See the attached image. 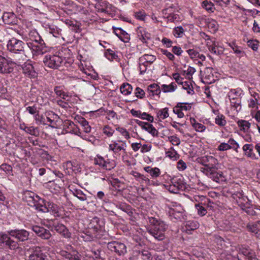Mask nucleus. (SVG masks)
Listing matches in <instances>:
<instances>
[{"mask_svg":"<svg viewBox=\"0 0 260 260\" xmlns=\"http://www.w3.org/2000/svg\"><path fill=\"white\" fill-rule=\"evenodd\" d=\"M54 90L57 95L62 97L63 99H64L65 96H68L66 93L63 91L62 87L60 86L55 87Z\"/></svg>","mask_w":260,"mask_h":260,"instance_id":"obj_55","label":"nucleus"},{"mask_svg":"<svg viewBox=\"0 0 260 260\" xmlns=\"http://www.w3.org/2000/svg\"><path fill=\"white\" fill-rule=\"evenodd\" d=\"M195 207L198 211V214L201 216H203L207 214V210L200 204H196Z\"/></svg>","mask_w":260,"mask_h":260,"instance_id":"obj_52","label":"nucleus"},{"mask_svg":"<svg viewBox=\"0 0 260 260\" xmlns=\"http://www.w3.org/2000/svg\"><path fill=\"white\" fill-rule=\"evenodd\" d=\"M126 142L124 141H112L109 144L108 149L109 151H112L113 154L117 157L120 156V152H122L123 154L126 153Z\"/></svg>","mask_w":260,"mask_h":260,"instance_id":"obj_9","label":"nucleus"},{"mask_svg":"<svg viewBox=\"0 0 260 260\" xmlns=\"http://www.w3.org/2000/svg\"><path fill=\"white\" fill-rule=\"evenodd\" d=\"M247 231L252 234L259 230L256 221L254 223H248L246 226Z\"/></svg>","mask_w":260,"mask_h":260,"instance_id":"obj_46","label":"nucleus"},{"mask_svg":"<svg viewBox=\"0 0 260 260\" xmlns=\"http://www.w3.org/2000/svg\"><path fill=\"white\" fill-rule=\"evenodd\" d=\"M115 34L124 43L128 42L130 40L129 35L121 28L113 27Z\"/></svg>","mask_w":260,"mask_h":260,"instance_id":"obj_22","label":"nucleus"},{"mask_svg":"<svg viewBox=\"0 0 260 260\" xmlns=\"http://www.w3.org/2000/svg\"><path fill=\"white\" fill-rule=\"evenodd\" d=\"M79 122L81 125L84 131L86 133H89L90 132L91 127L89 125L88 122L84 118L81 117L80 118Z\"/></svg>","mask_w":260,"mask_h":260,"instance_id":"obj_40","label":"nucleus"},{"mask_svg":"<svg viewBox=\"0 0 260 260\" xmlns=\"http://www.w3.org/2000/svg\"><path fill=\"white\" fill-rule=\"evenodd\" d=\"M20 129L25 131L27 134L37 137L39 135L38 128L33 126H27L25 123H21L19 125Z\"/></svg>","mask_w":260,"mask_h":260,"instance_id":"obj_25","label":"nucleus"},{"mask_svg":"<svg viewBox=\"0 0 260 260\" xmlns=\"http://www.w3.org/2000/svg\"><path fill=\"white\" fill-rule=\"evenodd\" d=\"M63 167L66 173L72 174L73 173H77L81 172V164L77 160L68 161L63 164Z\"/></svg>","mask_w":260,"mask_h":260,"instance_id":"obj_14","label":"nucleus"},{"mask_svg":"<svg viewBox=\"0 0 260 260\" xmlns=\"http://www.w3.org/2000/svg\"><path fill=\"white\" fill-rule=\"evenodd\" d=\"M111 184L110 189L117 191H122L126 187V185L120 180H109Z\"/></svg>","mask_w":260,"mask_h":260,"instance_id":"obj_23","label":"nucleus"},{"mask_svg":"<svg viewBox=\"0 0 260 260\" xmlns=\"http://www.w3.org/2000/svg\"><path fill=\"white\" fill-rule=\"evenodd\" d=\"M107 248L111 253L119 256H123L127 252V248L125 243L118 240H112L107 243Z\"/></svg>","mask_w":260,"mask_h":260,"instance_id":"obj_6","label":"nucleus"},{"mask_svg":"<svg viewBox=\"0 0 260 260\" xmlns=\"http://www.w3.org/2000/svg\"><path fill=\"white\" fill-rule=\"evenodd\" d=\"M166 155L167 156L170 157L171 159L173 160H176L178 159L179 157V155L174 150V149L173 147H171L170 150L166 152Z\"/></svg>","mask_w":260,"mask_h":260,"instance_id":"obj_43","label":"nucleus"},{"mask_svg":"<svg viewBox=\"0 0 260 260\" xmlns=\"http://www.w3.org/2000/svg\"><path fill=\"white\" fill-rule=\"evenodd\" d=\"M199 161L204 166L201 168V171L211 178L210 175L215 173L216 166L218 164L217 159L212 156L205 155L201 157Z\"/></svg>","mask_w":260,"mask_h":260,"instance_id":"obj_4","label":"nucleus"},{"mask_svg":"<svg viewBox=\"0 0 260 260\" xmlns=\"http://www.w3.org/2000/svg\"><path fill=\"white\" fill-rule=\"evenodd\" d=\"M25 43L22 41L12 38L7 43L8 50L13 53H21L24 52Z\"/></svg>","mask_w":260,"mask_h":260,"instance_id":"obj_8","label":"nucleus"},{"mask_svg":"<svg viewBox=\"0 0 260 260\" xmlns=\"http://www.w3.org/2000/svg\"><path fill=\"white\" fill-rule=\"evenodd\" d=\"M31 253L28 257L27 260H54L49 255L43 253L40 246H34L30 249Z\"/></svg>","mask_w":260,"mask_h":260,"instance_id":"obj_10","label":"nucleus"},{"mask_svg":"<svg viewBox=\"0 0 260 260\" xmlns=\"http://www.w3.org/2000/svg\"><path fill=\"white\" fill-rule=\"evenodd\" d=\"M173 112L174 113L177 115L179 118H183L184 116L183 112H182V111L181 110L178 104L173 108Z\"/></svg>","mask_w":260,"mask_h":260,"instance_id":"obj_59","label":"nucleus"},{"mask_svg":"<svg viewBox=\"0 0 260 260\" xmlns=\"http://www.w3.org/2000/svg\"><path fill=\"white\" fill-rule=\"evenodd\" d=\"M23 73L30 78H35L37 76V73L34 68L30 63H25L22 67Z\"/></svg>","mask_w":260,"mask_h":260,"instance_id":"obj_24","label":"nucleus"},{"mask_svg":"<svg viewBox=\"0 0 260 260\" xmlns=\"http://www.w3.org/2000/svg\"><path fill=\"white\" fill-rule=\"evenodd\" d=\"M237 124L240 130L244 132H247L250 126V123L248 121L244 120H239Z\"/></svg>","mask_w":260,"mask_h":260,"instance_id":"obj_38","label":"nucleus"},{"mask_svg":"<svg viewBox=\"0 0 260 260\" xmlns=\"http://www.w3.org/2000/svg\"><path fill=\"white\" fill-rule=\"evenodd\" d=\"M136 122L143 129H145L150 133L153 137H158V132L152 124L139 120H136Z\"/></svg>","mask_w":260,"mask_h":260,"instance_id":"obj_18","label":"nucleus"},{"mask_svg":"<svg viewBox=\"0 0 260 260\" xmlns=\"http://www.w3.org/2000/svg\"><path fill=\"white\" fill-rule=\"evenodd\" d=\"M184 29L181 26L176 27L174 28L173 33L176 38H181L184 34Z\"/></svg>","mask_w":260,"mask_h":260,"instance_id":"obj_45","label":"nucleus"},{"mask_svg":"<svg viewBox=\"0 0 260 260\" xmlns=\"http://www.w3.org/2000/svg\"><path fill=\"white\" fill-rule=\"evenodd\" d=\"M156 59V57L155 55L145 54L142 56L140 58V61H144V62L147 63L152 64Z\"/></svg>","mask_w":260,"mask_h":260,"instance_id":"obj_34","label":"nucleus"},{"mask_svg":"<svg viewBox=\"0 0 260 260\" xmlns=\"http://www.w3.org/2000/svg\"><path fill=\"white\" fill-rule=\"evenodd\" d=\"M52 229L64 238H69L71 237V233L63 224L60 223L54 224Z\"/></svg>","mask_w":260,"mask_h":260,"instance_id":"obj_20","label":"nucleus"},{"mask_svg":"<svg viewBox=\"0 0 260 260\" xmlns=\"http://www.w3.org/2000/svg\"><path fill=\"white\" fill-rule=\"evenodd\" d=\"M2 19L4 22L7 24H15L17 21L16 15L12 12L4 13L3 15Z\"/></svg>","mask_w":260,"mask_h":260,"instance_id":"obj_26","label":"nucleus"},{"mask_svg":"<svg viewBox=\"0 0 260 260\" xmlns=\"http://www.w3.org/2000/svg\"><path fill=\"white\" fill-rule=\"evenodd\" d=\"M237 255H238L239 257L243 255L244 260H258L251 249L243 246L239 247L238 254Z\"/></svg>","mask_w":260,"mask_h":260,"instance_id":"obj_19","label":"nucleus"},{"mask_svg":"<svg viewBox=\"0 0 260 260\" xmlns=\"http://www.w3.org/2000/svg\"><path fill=\"white\" fill-rule=\"evenodd\" d=\"M26 110L31 115H36L39 113V111L37 110V107L36 105L32 106H28L26 107Z\"/></svg>","mask_w":260,"mask_h":260,"instance_id":"obj_64","label":"nucleus"},{"mask_svg":"<svg viewBox=\"0 0 260 260\" xmlns=\"http://www.w3.org/2000/svg\"><path fill=\"white\" fill-rule=\"evenodd\" d=\"M157 116L160 119H165L169 116L168 108H165L158 110L156 112Z\"/></svg>","mask_w":260,"mask_h":260,"instance_id":"obj_42","label":"nucleus"},{"mask_svg":"<svg viewBox=\"0 0 260 260\" xmlns=\"http://www.w3.org/2000/svg\"><path fill=\"white\" fill-rule=\"evenodd\" d=\"M132 86L128 83H123L120 88L121 92L124 95H128L130 94L132 91Z\"/></svg>","mask_w":260,"mask_h":260,"instance_id":"obj_37","label":"nucleus"},{"mask_svg":"<svg viewBox=\"0 0 260 260\" xmlns=\"http://www.w3.org/2000/svg\"><path fill=\"white\" fill-rule=\"evenodd\" d=\"M24 40L33 55H42L48 51L44 40L36 30H30Z\"/></svg>","mask_w":260,"mask_h":260,"instance_id":"obj_2","label":"nucleus"},{"mask_svg":"<svg viewBox=\"0 0 260 260\" xmlns=\"http://www.w3.org/2000/svg\"><path fill=\"white\" fill-rule=\"evenodd\" d=\"M63 181L60 180H52L43 184L44 187L48 189L52 193H56L59 191L63 185Z\"/></svg>","mask_w":260,"mask_h":260,"instance_id":"obj_16","label":"nucleus"},{"mask_svg":"<svg viewBox=\"0 0 260 260\" xmlns=\"http://www.w3.org/2000/svg\"><path fill=\"white\" fill-rule=\"evenodd\" d=\"M245 212L249 215L256 216L257 218H260V206H255L254 208H247Z\"/></svg>","mask_w":260,"mask_h":260,"instance_id":"obj_30","label":"nucleus"},{"mask_svg":"<svg viewBox=\"0 0 260 260\" xmlns=\"http://www.w3.org/2000/svg\"><path fill=\"white\" fill-rule=\"evenodd\" d=\"M16 63L0 55V73L9 74L14 70Z\"/></svg>","mask_w":260,"mask_h":260,"instance_id":"obj_13","label":"nucleus"},{"mask_svg":"<svg viewBox=\"0 0 260 260\" xmlns=\"http://www.w3.org/2000/svg\"><path fill=\"white\" fill-rule=\"evenodd\" d=\"M73 193L74 196L76 197L81 201H85L87 200L86 196L80 189H74L73 190Z\"/></svg>","mask_w":260,"mask_h":260,"instance_id":"obj_41","label":"nucleus"},{"mask_svg":"<svg viewBox=\"0 0 260 260\" xmlns=\"http://www.w3.org/2000/svg\"><path fill=\"white\" fill-rule=\"evenodd\" d=\"M31 230L38 237L44 240H48L52 236L50 231L43 226L33 225Z\"/></svg>","mask_w":260,"mask_h":260,"instance_id":"obj_17","label":"nucleus"},{"mask_svg":"<svg viewBox=\"0 0 260 260\" xmlns=\"http://www.w3.org/2000/svg\"><path fill=\"white\" fill-rule=\"evenodd\" d=\"M63 129L67 133H70L73 127L74 126V123L70 120H67L63 122Z\"/></svg>","mask_w":260,"mask_h":260,"instance_id":"obj_48","label":"nucleus"},{"mask_svg":"<svg viewBox=\"0 0 260 260\" xmlns=\"http://www.w3.org/2000/svg\"><path fill=\"white\" fill-rule=\"evenodd\" d=\"M103 133L107 137H110L113 135L114 130L109 125H105L103 128Z\"/></svg>","mask_w":260,"mask_h":260,"instance_id":"obj_54","label":"nucleus"},{"mask_svg":"<svg viewBox=\"0 0 260 260\" xmlns=\"http://www.w3.org/2000/svg\"><path fill=\"white\" fill-rule=\"evenodd\" d=\"M228 44L238 57H241L245 55V52L242 50L240 47L236 45L235 42H232Z\"/></svg>","mask_w":260,"mask_h":260,"instance_id":"obj_35","label":"nucleus"},{"mask_svg":"<svg viewBox=\"0 0 260 260\" xmlns=\"http://www.w3.org/2000/svg\"><path fill=\"white\" fill-rule=\"evenodd\" d=\"M172 185H174L176 187L179 189V190H184L186 188L184 184L181 182L178 181V180H170Z\"/></svg>","mask_w":260,"mask_h":260,"instance_id":"obj_51","label":"nucleus"},{"mask_svg":"<svg viewBox=\"0 0 260 260\" xmlns=\"http://www.w3.org/2000/svg\"><path fill=\"white\" fill-rule=\"evenodd\" d=\"M203 35L207 37V39H206V40L207 41L206 46L209 50L214 54H219V52L217 49V47H219L218 44H216L214 40H211L210 37L206 34L204 33Z\"/></svg>","mask_w":260,"mask_h":260,"instance_id":"obj_21","label":"nucleus"},{"mask_svg":"<svg viewBox=\"0 0 260 260\" xmlns=\"http://www.w3.org/2000/svg\"><path fill=\"white\" fill-rule=\"evenodd\" d=\"M23 200L27 203L28 206L35 207L36 209L39 210L43 199L35 193L26 190L23 194Z\"/></svg>","mask_w":260,"mask_h":260,"instance_id":"obj_7","label":"nucleus"},{"mask_svg":"<svg viewBox=\"0 0 260 260\" xmlns=\"http://www.w3.org/2000/svg\"><path fill=\"white\" fill-rule=\"evenodd\" d=\"M202 6L209 12H213L214 5L211 2L204 1L202 3Z\"/></svg>","mask_w":260,"mask_h":260,"instance_id":"obj_47","label":"nucleus"},{"mask_svg":"<svg viewBox=\"0 0 260 260\" xmlns=\"http://www.w3.org/2000/svg\"><path fill=\"white\" fill-rule=\"evenodd\" d=\"M182 85V87L187 90V92L188 94H193L194 91L192 89V87L190 86L187 82H183V84H181Z\"/></svg>","mask_w":260,"mask_h":260,"instance_id":"obj_60","label":"nucleus"},{"mask_svg":"<svg viewBox=\"0 0 260 260\" xmlns=\"http://www.w3.org/2000/svg\"><path fill=\"white\" fill-rule=\"evenodd\" d=\"M103 221L100 218L95 217L93 218L90 223L91 229L96 232L102 231Z\"/></svg>","mask_w":260,"mask_h":260,"instance_id":"obj_27","label":"nucleus"},{"mask_svg":"<svg viewBox=\"0 0 260 260\" xmlns=\"http://www.w3.org/2000/svg\"><path fill=\"white\" fill-rule=\"evenodd\" d=\"M1 169L8 174H11L12 171V167L7 164L2 165L1 166Z\"/></svg>","mask_w":260,"mask_h":260,"instance_id":"obj_62","label":"nucleus"},{"mask_svg":"<svg viewBox=\"0 0 260 260\" xmlns=\"http://www.w3.org/2000/svg\"><path fill=\"white\" fill-rule=\"evenodd\" d=\"M258 100L256 98L251 99L250 98L248 100V107L252 108H258Z\"/></svg>","mask_w":260,"mask_h":260,"instance_id":"obj_63","label":"nucleus"},{"mask_svg":"<svg viewBox=\"0 0 260 260\" xmlns=\"http://www.w3.org/2000/svg\"><path fill=\"white\" fill-rule=\"evenodd\" d=\"M137 34L139 39L143 43H146L147 40L150 39V34L143 27H139L137 30Z\"/></svg>","mask_w":260,"mask_h":260,"instance_id":"obj_28","label":"nucleus"},{"mask_svg":"<svg viewBox=\"0 0 260 260\" xmlns=\"http://www.w3.org/2000/svg\"><path fill=\"white\" fill-rule=\"evenodd\" d=\"M247 45L253 50L256 51L259 46V42L256 40H250L247 42Z\"/></svg>","mask_w":260,"mask_h":260,"instance_id":"obj_50","label":"nucleus"},{"mask_svg":"<svg viewBox=\"0 0 260 260\" xmlns=\"http://www.w3.org/2000/svg\"><path fill=\"white\" fill-rule=\"evenodd\" d=\"M169 141L173 145L178 146L180 144V140L176 136L173 135L168 137Z\"/></svg>","mask_w":260,"mask_h":260,"instance_id":"obj_56","label":"nucleus"},{"mask_svg":"<svg viewBox=\"0 0 260 260\" xmlns=\"http://www.w3.org/2000/svg\"><path fill=\"white\" fill-rule=\"evenodd\" d=\"M228 143L229 146H230V149H233L237 152L238 151L237 149L239 147V145L236 141H235L233 139L231 138L229 140Z\"/></svg>","mask_w":260,"mask_h":260,"instance_id":"obj_58","label":"nucleus"},{"mask_svg":"<svg viewBox=\"0 0 260 260\" xmlns=\"http://www.w3.org/2000/svg\"><path fill=\"white\" fill-rule=\"evenodd\" d=\"M190 121L191 125L197 132H203L205 130L206 126L203 124L197 122L194 118H190Z\"/></svg>","mask_w":260,"mask_h":260,"instance_id":"obj_32","label":"nucleus"},{"mask_svg":"<svg viewBox=\"0 0 260 260\" xmlns=\"http://www.w3.org/2000/svg\"><path fill=\"white\" fill-rule=\"evenodd\" d=\"M149 222L151 225L148 231L149 233L158 241L164 240L165 237V232L168 225L164 221L153 217H149Z\"/></svg>","mask_w":260,"mask_h":260,"instance_id":"obj_3","label":"nucleus"},{"mask_svg":"<svg viewBox=\"0 0 260 260\" xmlns=\"http://www.w3.org/2000/svg\"><path fill=\"white\" fill-rule=\"evenodd\" d=\"M215 123L220 126H224L226 123L225 117L223 115H217L215 118Z\"/></svg>","mask_w":260,"mask_h":260,"instance_id":"obj_49","label":"nucleus"},{"mask_svg":"<svg viewBox=\"0 0 260 260\" xmlns=\"http://www.w3.org/2000/svg\"><path fill=\"white\" fill-rule=\"evenodd\" d=\"M166 211L173 222H176L185 219L184 210L180 204L176 203H172L170 205H168Z\"/></svg>","mask_w":260,"mask_h":260,"instance_id":"obj_5","label":"nucleus"},{"mask_svg":"<svg viewBox=\"0 0 260 260\" xmlns=\"http://www.w3.org/2000/svg\"><path fill=\"white\" fill-rule=\"evenodd\" d=\"M253 146L251 144H245L243 147V150L245 152V154L248 157L255 158V155L253 152Z\"/></svg>","mask_w":260,"mask_h":260,"instance_id":"obj_29","label":"nucleus"},{"mask_svg":"<svg viewBox=\"0 0 260 260\" xmlns=\"http://www.w3.org/2000/svg\"><path fill=\"white\" fill-rule=\"evenodd\" d=\"M160 91L159 87L156 84H151L148 87V92L150 96L158 95Z\"/></svg>","mask_w":260,"mask_h":260,"instance_id":"obj_33","label":"nucleus"},{"mask_svg":"<svg viewBox=\"0 0 260 260\" xmlns=\"http://www.w3.org/2000/svg\"><path fill=\"white\" fill-rule=\"evenodd\" d=\"M63 59L59 56L47 55L44 58L45 65L51 69H57L62 63Z\"/></svg>","mask_w":260,"mask_h":260,"instance_id":"obj_11","label":"nucleus"},{"mask_svg":"<svg viewBox=\"0 0 260 260\" xmlns=\"http://www.w3.org/2000/svg\"><path fill=\"white\" fill-rule=\"evenodd\" d=\"M177 86L175 83H172L170 85L163 84L161 86V89L164 92H173L176 88Z\"/></svg>","mask_w":260,"mask_h":260,"instance_id":"obj_44","label":"nucleus"},{"mask_svg":"<svg viewBox=\"0 0 260 260\" xmlns=\"http://www.w3.org/2000/svg\"><path fill=\"white\" fill-rule=\"evenodd\" d=\"M105 56L108 59L110 60H112L114 59H116L118 57L114 51L109 49L106 51Z\"/></svg>","mask_w":260,"mask_h":260,"instance_id":"obj_53","label":"nucleus"},{"mask_svg":"<svg viewBox=\"0 0 260 260\" xmlns=\"http://www.w3.org/2000/svg\"><path fill=\"white\" fill-rule=\"evenodd\" d=\"M29 232L25 229H16L0 232V247L4 249L16 251L20 248L19 243L29 239Z\"/></svg>","mask_w":260,"mask_h":260,"instance_id":"obj_1","label":"nucleus"},{"mask_svg":"<svg viewBox=\"0 0 260 260\" xmlns=\"http://www.w3.org/2000/svg\"><path fill=\"white\" fill-rule=\"evenodd\" d=\"M39 211L43 212H52L56 216H59L58 207L53 203L42 200Z\"/></svg>","mask_w":260,"mask_h":260,"instance_id":"obj_12","label":"nucleus"},{"mask_svg":"<svg viewBox=\"0 0 260 260\" xmlns=\"http://www.w3.org/2000/svg\"><path fill=\"white\" fill-rule=\"evenodd\" d=\"M94 164L99 165L104 169L110 170L114 168L115 166L114 161L105 160L104 158L100 155H97L94 159Z\"/></svg>","mask_w":260,"mask_h":260,"instance_id":"obj_15","label":"nucleus"},{"mask_svg":"<svg viewBox=\"0 0 260 260\" xmlns=\"http://www.w3.org/2000/svg\"><path fill=\"white\" fill-rule=\"evenodd\" d=\"M40 91L36 88H32L29 92V98L31 102L39 103L41 96H39Z\"/></svg>","mask_w":260,"mask_h":260,"instance_id":"obj_31","label":"nucleus"},{"mask_svg":"<svg viewBox=\"0 0 260 260\" xmlns=\"http://www.w3.org/2000/svg\"><path fill=\"white\" fill-rule=\"evenodd\" d=\"M35 119L37 123L38 124H46V119L43 117L42 115H40L39 113L35 115Z\"/></svg>","mask_w":260,"mask_h":260,"instance_id":"obj_61","label":"nucleus"},{"mask_svg":"<svg viewBox=\"0 0 260 260\" xmlns=\"http://www.w3.org/2000/svg\"><path fill=\"white\" fill-rule=\"evenodd\" d=\"M116 131L120 132V133L124 137V138L128 140L130 138L129 134L127 130L123 127H118L116 128Z\"/></svg>","mask_w":260,"mask_h":260,"instance_id":"obj_57","label":"nucleus"},{"mask_svg":"<svg viewBox=\"0 0 260 260\" xmlns=\"http://www.w3.org/2000/svg\"><path fill=\"white\" fill-rule=\"evenodd\" d=\"M241 92L242 91L239 88L231 89L228 93L229 100H235L236 99L240 98Z\"/></svg>","mask_w":260,"mask_h":260,"instance_id":"obj_36","label":"nucleus"},{"mask_svg":"<svg viewBox=\"0 0 260 260\" xmlns=\"http://www.w3.org/2000/svg\"><path fill=\"white\" fill-rule=\"evenodd\" d=\"M144 169L146 172L150 174L152 177H158L160 173L159 169L157 168H152L150 167H146Z\"/></svg>","mask_w":260,"mask_h":260,"instance_id":"obj_39","label":"nucleus"}]
</instances>
